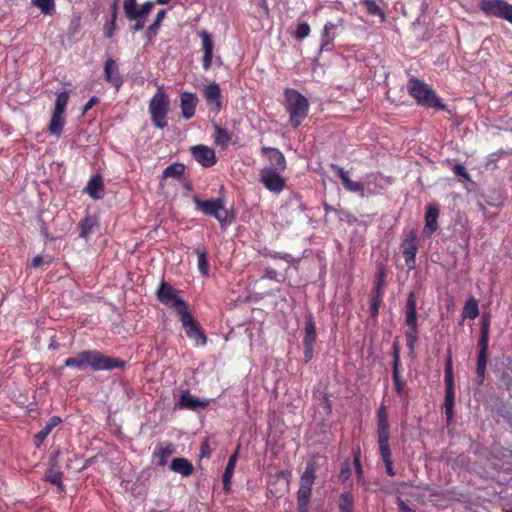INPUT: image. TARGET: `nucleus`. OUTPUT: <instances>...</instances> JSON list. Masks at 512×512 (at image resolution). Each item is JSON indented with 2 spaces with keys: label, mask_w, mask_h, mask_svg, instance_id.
<instances>
[{
  "label": "nucleus",
  "mask_w": 512,
  "mask_h": 512,
  "mask_svg": "<svg viewBox=\"0 0 512 512\" xmlns=\"http://www.w3.org/2000/svg\"><path fill=\"white\" fill-rule=\"evenodd\" d=\"M66 367H74L78 370H85L90 367L93 370H111L124 366V362L106 356L96 350L79 352L76 356L67 358L64 362Z\"/></svg>",
  "instance_id": "nucleus-1"
},
{
  "label": "nucleus",
  "mask_w": 512,
  "mask_h": 512,
  "mask_svg": "<svg viewBox=\"0 0 512 512\" xmlns=\"http://www.w3.org/2000/svg\"><path fill=\"white\" fill-rule=\"evenodd\" d=\"M284 97L289 121L294 128H297L308 115L309 102L299 91L291 88L284 90Z\"/></svg>",
  "instance_id": "nucleus-2"
},
{
  "label": "nucleus",
  "mask_w": 512,
  "mask_h": 512,
  "mask_svg": "<svg viewBox=\"0 0 512 512\" xmlns=\"http://www.w3.org/2000/svg\"><path fill=\"white\" fill-rule=\"evenodd\" d=\"M407 90L419 105L436 109L444 108V104L436 96L433 90L426 83L418 79H410L407 85Z\"/></svg>",
  "instance_id": "nucleus-3"
},
{
  "label": "nucleus",
  "mask_w": 512,
  "mask_h": 512,
  "mask_svg": "<svg viewBox=\"0 0 512 512\" xmlns=\"http://www.w3.org/2000/svg\"><path fill=\"white\" fill-rule=\"evenodd\" d=\"M170 101L167 94L160 87L149 102L151 121L156 128L164 129L167 126V115Z\"/></svg>",
  "instance_id": "nucleus-4"
},
{
  "label": "nucleus",
  "mask_w": 512,
  "mask_h": 512,
  "mask_svg": "<svg viewBox=\"0 0 512 512\" xmlns=\"http://www.w3.org/2000/svg\"><path fill=\"white\" fill-rule=\"evenodd\" d=\"M179 291L162 281L157 289L158 300L167 307L173 308L178 315L188 310L185 301L179 297Z\"/></svg>",
  "instance_id": "nucleus-5"
},
{
  "label": "nucleus",
  "mask_w": 512,
  "mask_h": 512,
  "mask_svg": "<svg viewBox=\"0 0 512 512\" xmlns=\"http://www.w3.org/2000/svg\"><path fill=\"white\" fill-rule=\"evenodd\" d=\"M196 208L202 211L204 214L215 217L218 222L224 226L229 220V212L224 206L223 198H217L214 200H199L194 199Z\"/></svg>",
  "instance_id": "nucleus-6"
},
{
  "label": "nucleus",
  "mask_w": 512,
  "mask_h": 512,
  "mask_svg": "<svg viewBox=\"0 0 512 512\" xmlns=\"http://www.w3.org/2000/svg\"><path fill=\"white\" fill-rule=\"evenodd\" d=\"M68 99L69 94L66 91L58 94L56 98L54 110L48 126V131L51 135L59 137L63 131L65 123L64 112L68 104Z\"/></svg>",
  "instance_id": "nucleus-7"
},
{
  "label": "nucleus",
  "mask_w": 512,
  "mask_h": 512,
  "mask_svg": "<svg viewBox=\"0 0 512 512\" xmlns=\"http://www.w3.org/2000/svg\"><path fill=\"white\" fill-rule=\"evenodd\" d=\"M479 8L488 17L504 19L512 24V5L505 0H480Z\"/></svg>",
  "instance_id": "nucleus-8"
},
{
  "label": "nucleus",
  "mask_w": 512,
  "mask_h": 512,
  "mask_svg": "<svg viewBox=\"0 0 512 512\" xmlns=\"http://www.w3.org/2000/svg\"><path fill=\"white\" fill-rule=\"evenodd\" d=\"M406 324L408 329L405 332L407 346L413 351L417 341V313H416V298L414 293H409L406 303Z\"/></svg>",
  "instance_id": "nucleus-9"
},
{
  "label": "nucleus",
  "mask_w": 512,
  "mask_h": 512,
  "mask_svg": "<svg viewBox=\"0 0 512 512\" xmlns=\"http://www.w3.org/2000/svg\"><path fill=\"white\" fill-rule=\"evenodd\" d=\"M179 317L186 335L195 342L196 346H204L207 338L188 310L179 315Z\"/></svg>",
  "instance_id": "nucleus-10"
},
{
  "label": "nucleus",
  "mask_w": 512,
  "mask_h": 512,
  "mask_svg": "<svg viewBox=\"0 0 512 512\" xmlns=\"http://www.w3.org/2000/svg\"><path fill=\"white\" fill-rule=\"evenodd\" d=\"M260 181L266 189L274 193H280L285 186V179L278 169L264 167L260 171Z\"/></svg>",
  "instance_id": "nucleus-11"
},
{
  "label": "nucleus",
  "mask_w": 512,
  "mask_h": 512,
  "mask_svg": "<svg viewBox=\"0 0 512 512\" xmlns=\"http://www.w3.org/2000/svg\"><path fill=\"white\" fill-rule=\"evenodd\" d=\"M417 243V235L414 231H411L406 235L401 244L405 264L409 270H413L416 266Z\"/></svg>",
  "instance_id": "nucleus-12"
},
{
  "label": "nucleus",
  "mask_w": 512,
  "mask_h": 512,
  "mask_svg": "<svg viewBox=\"0 0 512 512\" xmlns=\"http://www.w3.org/2000/svg\"><path fill=\"white\" fill-rule=\"evenodd\" d=\"M198 102L199 99L195 93L184 91L180 94V108L185 120L194 117Z\"/></svg>",
  "instance_id": "nucleus-13"
},
{
  "label": "nucleus",
  "mask_w": 512,
  "mask_h": 512,
  "mask_svg": "<svg viewBox=\"0 0 512 512\" xmlns=\"http://www.w3.org/2000/svg\"><path fill=\"white\" fill-rule=\"evenodd\" d=\"M193 157L203 167H211L216 163L215 152L212 148L205 145H196L191 147Z\"/></svg>",
  "instance_id": "nucleus-14"
},
{
  "label": "nucleus",
  "mask_w": 512,
  "mask_h": 512,
  "mask_svg": "<svg viewBox=\"0 0 512 512\" xmlns=\"http://www.w3.org/2000/svg\"><path fill=\"white\" fill-rule=\"evenodd\" d=\"M203 95L210 110L219 112L222 107L220 86L217 83L205 86Z\"/></svg>",
  "instance_id": "nucleus-15"
},
{
  "label": "nucleus",
  "mask_w": 512,
  "mask_h": 512,
  "mask_svg": "<svg viewBox=\"0 0 512 512\" xmlns=\"http://www.w3.org/2000/svg\"><path fill=\"white\" fill-rule=\"evenodd\" d=\"M104 74L107 82L111 83L116 89H119L123 83L117 64L112 58L105 61Z\"/></svg>",
  "instance_id": "nucleus-16"
},
{
  "label": "nucleus",
  "mask_w": 512,
  "mask_h": 512,
  "mask_svg": "<svg viewBox=\"0 0 512 512\" xmlns=\"http://www.w3.org/2000/svg\"><path fill=\"white\" fill-rule=\"evenodd\" d=\"M331 167L333 170H335L337 175L342 180V183L346 190H348L350 192H354V193L363 194V192H364V184L363 183L351 180L349 178L348 173L346 171H344V169L342 167H339L335 164H333Z\"/></svg>",
  "instance_id": "nucleus-17"
},
{
  "label": "nucleus",
  "mask_w": 512,
  "mask_h": 512,
  "mask_svg": "<svg viewBox=\"0 0 512 512\" xmlns=\"http://www.w3.org/2000/svg\"><path fill=\"white\" fill-rule=\"evenodd\" d=\"M175 448L170 442H163L156 446L153 458L158 466H165L168 458L174 453Z\"/></svg>",
  "instance_id": "nucleus-18"
},
{
  "label": "nucleus",
  "mask_w": 512,
  "mask_h": 512,
  "mask_svg": "<svg viewBox=\"0 0 512 512\" xmlns=\"http://www.w3.org/2000/svg\"><path fill=\"white\" fill-rule=\"evenodd\" d=\"M200 37L202 41V50H203V68L204 70H208L212 64L213 57V41L211 39L210 34L207 31H201Z\"/></svg>",
  "instance_id": "nucleus-19"
},
{
  "label": "nucleus",
  "mask_w": 512,
  "mask_h": 512,
  "mask_svg": "<svg viewBox=\"0 0 512 512\" xmlns=\"http://www.w3.org/2000/svg\"><path fill=\"white\" fill-rule=\"evenodd\" d=\"M262 152L268 157L270 167L283 171L286 168V160L282 152L277 148L263 147Z\"/></svg>",
  "instance_id": "nucleus-20"
},
{
  "label": "nucleus",
  "mask_w": 512,
  "mask_h": 512,
  "mask_svg": "<svg viewBox=\"0 0 512 512\" xmlns=\"http://www.w3.org/2000/svg\"><path fill=\"white\" fill-rule=\"evenodd\" d=\"M154 4L151 1L145 2L140 8H134L133 15L134 19H130L131 21H135L136 24L133 27L134 31H139L144 28L146 22V16L151 12Z\"/></svg>",
  "instance_id": "nucleus-21"
},
{
  "label": "nucleus",
  "mask_w": 512,
  "mask_h": 512,
  "mask_svg": "<svg viewBox=\"0 0 512 512\" xmlns=\"http://www.w3.org/2000/svg\"><path fill=\"white\" fill-rule=\"evenodd\" d=\"M343 19H338L337 23L327 22L324 25L322 34H321V48L323 49L325 46L332 44L334 39L336 38V29L337 27L343 26Z\"/></svg>",
  "instance_id": "nucleus-22"
},
{
  "label": "nucleus",
  "mask_w": 512,
  "mask_h": 512,
  "mask_svg": "<svg viewBox=\"0 0 512 512\" xmlns=\"http://www.w3.org/2000/svg\"><path fill=\"white\" fill-rule=\"evenodd\" d=\"M180 409L196 410L198 408H204L208 406V402L201 401L192 396L188 391H183L180 396L178 403Z\"/></svg>",
  "instance_id": "nucleus-23"
},
{
  "label": "nucleus",
  "mask_w": 512,
  "mask_h": 512,
  "mask_svg": "<svg viewBox=\"0 0 512 512\" xmlns=\"http://www.w3.org/2000/svg\"><path fill=\"white\" fill-rule=\"evenodd\" d=\"M439 216V209L437 206H429L425 214L424 233L428 236L432 235L437 229V219Z\"/></svg>",
  "instance_id": "nucleus-24"
},
{
  "label": "nucleus",
  "mask_w": 512,
  "mask_h": 512,
  "mask_svg": "<svg viewBox=\"0 0 512 512\" xmlns=\"http://www.w3.org/2000/svg\"><path fill=\"white\" fill-rule=\"evenodd\" d=\"M86 192L93 199H101L104 196V185L100 176L92 177L85 188Z\"/></svg>",
  "instance_id": "nucleus-25"
},
{
  "label": "nucleus",
  "mask_w": 512,
  "mask_h": 512,
  "mask_svg": "<svg viewBox=\"0 0 512 512\" xmlns=\"http://www.w3.org/2000/svg\"><path fill=\"white\" fill-rule=\"evenodd\" d=\"M171 470L184 477H187L193 472V465L185 458H174L170 466Z\"/></svg>",
  "instance_id": "nucleus-26"
},
{
  "label": "nucleus",
  "mask_w": 512,
  "mask_h": 512,
  "mask_svg": "<svg viewBox=\"0 0 512 512\" xmlns=\"http://www.w3.org/2000/svg\"><path fill=\"white\" fill-rule=\"evenodd\" d=\"M315 467L313 464H308L300 478V486L299 488L310 489L312 490V486L315 482Z\"/></svg>",
  "instance_id": "nucleus-27"
},
{
  "label": "nucleus",
  "mask_w": 512,
  "mask_h": 512,
  "mask_svg": "<svg viewBox=\"0 0 512 512\" xmlns=\"http://www.w3.org/2000/svg\"><path fill=\"white\" fill-rule=\"evenodd\" d=\"M305 336L303 340L304 346L314 345L316 340V326L311 316L307 317L304 328Z\"/></svg>",
  "instance_id": "nucleus-28"
},
{
  "label": "nucleus",
  "mask_w": 512,
  "mask_h": 512,
  "mask_svg": "<svg viewBox=\"0 0 512 512\" xmlns=\"http://www.w3.org/2000/svg\"><path fill=\"white\" fill-rule=\"evenodd\" d=\"M398 365H399V356L396 353L395 357H394V363H393V380H394L395 389H396L397 393L400 396H404V395H406L405 382L400 377Z\"/></svg>",
  "instance_id": "nucleus-29"
},
{
  "label": "nucleus",
  "mask_w": 512,
  "mask_h": 512,
  "mask_svg": "<svg viewBox=\"0 0 512 512\" xmlns=\"http://www.w3.org/2000/svg\"><path fill=\"white\" fill-rule=\"evenodd\" d=\"M312 490L299 488L297 491L298 512H308Z\"/></svg>",
  "instance_id": "nucleus-30"
},
{
  "label": "nucleus",
  "mask_w": 512,
  "mask_h": 512,
  "mask_svg": "<svg viewBox=\"0 0 512 512\" xmlns=\"http://www.w3.org/2000/svg\"><path fill=\"white\" fill-rule=\"evenodd\" d=\"M61 422V419L59 417H52L49 419V421L46 423L45 427L38 432V434L35 436L36 444L40 445L45 438L50 434L52 429L56 427Z\"/></svg>",
  "instance_id": "nucleus-31"
},
{
  "label": "nucleus",
  "mask_w": 512,
  "mask_h": 512,
  "mask_svg": "<svg viewBox=\"0 0 512 512\" xmlns=\"http://www.w3.org/2000/svg\"><path fill=\"white\" fill-rule=\"evenodd\" d=\"M236 461H237V451L233 455L230 456L227 466L225 468L224 475H223V484H224V488L226 490H229V488H230L231 478L234 473Z\"/></svg>",
  "instance_id": "nucleus-32"
},
{
  "label": "nucleus",
  "mask_w": 512,
  "mask_h": 512,
  "mask_svg": "<svg viewBox=\"0 0 512 512\" xmlns=\"http://www.w3.org/2000/svg\"><path fill=\"white\" fill-rule=\"evenodd\" d=\"M195 253L197 255V266L199 272L203 276H207L209 273V263L207 260V251L204 248H196Z\"/></svg>",
  "instance_id": "nucleus-33"
},
{
  "label": "nucleus",
  "mask_w": 512,
  "mask_h": 512,
  "mask_svg": "<svg viewBox=\"0 0 512 512\" xmlns=\"http://www.w3.org/2000/svg\"><path fill=\"white\" fill-rule=\"evenodd\" d=\"M214 129H215V134H214L215 143L223 148H226L231 141L230 133L218 125H215Z\"/></svg>",
  "instance_id": "nucleus-34"
},
{
  "label": "nucleus",
  "mask_w": 512,
  "mask_h": 512,
  "mask_svg": "<svg viewBox=\"0 0 512 512\" xmlns=\"http://www.w3.org/2000/svg\"><path fill=\"white\" fill-rule=\"evenodd\" d=\"M389 438L390 434H378L379 451L383 460L392 459Z\"/></svg>",
  "instance_id": "nucleus-35"
},
{
  "label": "nucleus",
  "mask_w": 512,
  "mask_h": 512,
  "mask_svg": "<svg viewBox=\"0 0 512 512\" xmlns=\"http://www.w3.org/2000/svg\"><path fill=\"white\" fill-rule=\"evenodd\" d=\"M463 317L474 320L479 315L478 302L474 298H470L467 300L464 308H463Z\"/></svg>",
  "instance_id": "nucleus-36"
},
{
  "label": "nucleus",
  "mask_w": 512,
  "mask_h": 512,
  "mask_svg": "<svg viewBox=\"0 0 512 512\" xmlns=\"http://www.w3.org/2000/svg\"><path fill=\"white\" fill-rule=\"evenodd\" d=\"M185 171V167L181 163H173L166 167L163 171V178H180Z\"/></svg>",
  "instance_id": "nucleus-37"
},
{
  "label": "nucleus",
  "mask_w": 512,
  "mask_h": 512,
  "mask_svg": "<svg viewBox=\"0 0 512 512\" xmlns=\"http://www.w3.org/2000/svg\"><path fill=\"white\" fill-rule=\"evenodd\" d=\"M96 224V220L93 217L87 216L84 218L80 222V237L86 238L89 234H91L94 231Z\"/></svg>",
  "instance_id": "nucleus-38"
},
{
  "label": "nucleus",
  "mask_w": 512,
  "mask_h": 512,
  "mask_svg": "<svg viewBox=\"0 0 512 512\" xmlns=\"http://www.w3.org/2000/svg\"><path fill=\"white\" fill-rule=\"evenodd\" d=\"M339 511L353 512V497L350 493H342L339 497Z\"/></svg>",
  "instance_id": "nucleus-39"
},
{
  "label": "nucleus",
  "mask_w": 512,
  "mask_h": 512,
  "mask_svg": "<svg viewBox=\"0 0 512 512\" xmlns=\"http://www.w3.org/2000/svg\"><path fill=\"white\" fill-rule=\"evenodd\" d=\"M32 3L45 15H52L55 11L54 0H32Z\"/></svg>",
  "instance_id": "nucleus-40"
},
{
  "label": "nucleus",
  "mask_w": 512,
  "mask_h": 512,
  "mask_svg": "<svg viewBox=\"0 0 512 512\" xmlns=\"http://www.w3.org/2000/svg\"><path fill=\"white\" fill-rule=\"evenodd\" d=\"M378 434H390L386 410L381 407L378 411Z\"/></svg>",
  "instance_id": "nucleus-41"
},
{
  "label": "nucleus",
  "mask_w": 512,
  "mask_h": 512,
  "mask_svg": "<svg viewBox=\"0 0 512 512\" xmlns=\"http://www.w3.org/2000/svg\"><path fill=\"white\" fill-rule=\"evenodd\" d=\"M453 406H454L453 387H447L446 388V395H445V413H446L448 421L452 418Z\"/></svg>",
  "instance_id": "nucleus-42"
},
{
  "label": "nucleus",
  "mask_w": 512,
  "mask_h": 512,
  "mask_svg": "<svg viewBox=\"0 0 512 512\" xmlns=\"http://www.w3.org/2000/svg\"><path fill=\"white\" fill-rule=\"evenodd\" d=\"M310 34V26L307 22H302L297 25V28L293 34L296 40L302 41Z\"/></svg>",
  "instance_id": "nucleus-43"
},
{
  "label": "nucleus",
  "mask_w": 512,
  "mask_h": 512,
  "mask_svg": "<svg viewBox=\"0 0 512 512\" xmlns=\"http://www.w3.org/2000/svg\"><path fill=\"white\" fill-rule=\"evenodd\" d=\"M363 4L365 5L369 14L381 17L384 16L383 10L374 0H364Z\"/></svg>",
  "instance_id": "nucleus-44"
},
{
  "label": "nucleus",
  "mask_w": 512,
  "mask_h": 512,
  "mask_svg": "<svg viewBox=\"0 0 512 512\" xmlns=\"http://www.w3.org/2000/svg\"><path fill=\"white\" fill-rule=\"evenodd\" d=\"M486 363H487V355H483V353H479L478 360H477L476 373L481 380L484 378V375H485Z\"/></svg>",
  "instance_id": "nucleus-45"
},
{
  "label": "nucleus",
  "mask_w": 512,
  "mask_h": 512,
  "mask_svg": "<svg viewBox=\"0 0 512 512\" xmlns=\"http://www.w3.org/2000/svg\"><path fill=\"white\" fill-rule=\"evenodd\" d=\"M137 7L136 0H124L123 9L128 19H134L133 10Z\"/></svg>",
  "instance_id": "nucleus-46"
},
{
  "label": "nucleus",
  "mask_w": 512,
  "mask_h": 512,
  "mask_svg": "<svg viewBox=\"0 0 512 512\" xmlns=\"http://www.w3.org/2000/svg\"><path fill=\"white\" fill-rule=\"evenodd\" d=\"M445 382L447 387H453L452 382V360L451 356L448 357L446 367H445Z\"/></svg>",
  "instance_id": "nucleus-47"
},
{
  "label": "nucleus",
  "mask_w": 512,
  "mask_h": 512,
  "mask_svg": "<svg viewBox=\"0 0 512 512\" xmlns=\"http://www.w3.org/2000/svg\"><path fill=\"white\" fill-rule=\"evenodd\" d=\"M47 480L54 485L62 487V474L60 472L51 470L47 475Z\"/></svg>",
  "instance_id": "nucleus-48"
},
{
  "label": "nucleus",
  "mask_w": 512,
  "mask_h": 512,
  "mask_svg": "<svg viewBox=\"0 0 512 512\" xmlns=\"http://www.w3.org/2000/svg\"><path fill=\"white\" fill-rule=\"evenodd\" d=\"M488 335L489 334H486V331H481V337L479 340V353H483V355H487Z\"/></svg>",
  "instance_id": "nucleus-49"
},
{
  "label": "nucleus",
  "mask_w": 512,
  "mask_h": 512,
  "mask_svg": "<svg viewBox=\"0 0 512 512\" xmlns=\"http://www.w3.org/2000/svg\"><path fill=\"white\" fill-rule=\"evenodd\" d=\"M383 279H384V273L380 272L379 273V277H378V281H377V284H376V287H375V296L376 297H380V298L383 297V292H384Z\"/></svg>",
  "instance_id": "nucleus-50"
},
{
  "label": "nucleus",
  "mask_w": 512,
  "mask_h": 512,
  "mask_svg": "<svg viewBox=\"0 0 512 512\" xmlns=\"http://www.w3.org/2000/svg\"><path fill=\"white\" fill-rule=\"evenodd\" d=\"M452 170L455 173V175L460 176L466 180H469V175L461 164L454 165Z\"/></svg>",
  "instance_id": "nucleus-51"
},
{
  "label": "nucleus",
  "mask_w": 512,
  "mask_h": 512,
  "mask_svg": "<svg viewBox=\"0 0 512 512\" xmlns=\"http://www.w3.org/2000/svg\"><path fill=\"white\" fill-rule=\"evenodd\" d=\"M350 473H351V472H350L349 463H348V462H346V463L342 466V468H341V470H340L339 478H340L342 481H345V480H347V479L349 478Z\"/></svg>",
  "instance_id": "nucleus-52"
},
{
  "label": "nucleus",
  "mask_w": 512,
  "mask_h": 512,
  "mask_svg": "<svg viewBox=\"0 0 512 512\" xmlns=\"http://www.w3.org/2000/svg\"><path fill=\"white\" fill-rule=\"evenodd\" d=\"M382 301V298L374 296L371 302V313L375 316L378 313L379 305Z\"/></svg>",
  "instance_id": "nucleus-53"
},
{
  "label": "nucleus",
  "mask_w": 512,
  "mask_h": 512,
  "mask_svg": "<svg viewBox=\"0 0 512 512\" xmlns=\"http://www.w3.org/2000/svg\"><path fill=\"white\" fill-rule=\"evenodd\" d=\"M96 103H98V98L97 97H91L88 102L85 104V106L83 107V114H85L88 110H90Z\"/></svg>",
  "instance_id": "nucleus-54"
},
{
  "label": "nucleus",
  "mask_w": 512,
  "mask_h": 512,
  "mask_svg": "<svg viewBox=\"0 0 512 512\" xmlns=\"http://www.w3.org/2000/svg\"><path fill=\"white\" fill-rule=\"evenodd\" d=\"M278 273L272 268H267L264 272V277L270 280H277Z\"/></svg>",
  "instance_id": "nucleus-55"
},
{
  "label": "nucleus",
  "mask_w": 512,
  "mask_h": 512,
  "mask_svg": "<svg viewBox=\"0 0 512 512\" xmlns=\"http://www.w3.org/2000/svg\"><path fill=\"white\" fill-rule=\"evenodd\" d=\"M383 461L385 463L387 474L390 475V476H394L395 472H394V469H393V460L392 459H388V460H383Z\"/></svg>",
  "instance_id": "nucleus-56"
},
{
  "label": "nucleus",
  "mask_w": 512,
  "mask_h": 512,
  "mask_svg": "<svg viewBox=\"0 0 512 512\" xmlns=\"http://www.w3.org/2000/svg\"><path fill=\"white\" fill-rule=\"evenodd\" d=\"M43 262H44L43 257H42L41 255H38V256H36V257H34V258H33V260H32V266H33L34 268H38V267H40V266L43 264Z\"/></svg>",
  "instance_id": "nucleus-57"
},
{
  "label": "nucleus",
  "mask_w": 512,
  "mask_h": 512,
  "mask_svg": "<svg viewBox=\"0 0 512 512\" xmlns=\"http://www.w3.org/2000/svg\"><path fill=\"white\" fill-rule=\"evenodd\" d=\"M313 355V345L311 346H305V361L308 362L311 360Z\"/></svg>",
  "instance_id": "nucleus-58"
},
{
  "label": "nucleus",
  "mask_w": 512,
  "mask_h": 512,
  "mask_svg": "<svg viewBox=\"0 0 512 512\" xmlns=\"http://www.w3.org/2000/svg\"><path fill=\"white\" fill-rule=\"evenodd\" d=\"M165 15H166V11L165 10H160L158 13H157V16H156V21H157V24H161V22L163 21V19L165 18Z\"/></svg>",
  "instance_id": "nucleus-59"
},
{
  "label": "nucleus",
  "mask_w": 512,
  "mask_h": 512,
  "mask_svg": "<svg viewBox=\"0 0 512 512\" xmlns=\"http://www.w3.org/2000/svg\"><path fill=\"white\" fill-rule=\"evenodd\" d=\"M354 461H355V465H356V472H357L358 476L360 477L362 474V468H361L359 457L355 456Z\"/></svg>",
  "instance_id": "nucleus-60"
},
{
  "label": "nucleus",
  "mask_w": 512,
  "mask_h": 512,
  "mask_svg": "<svg viewBox=\"0 0 512 512\" xmlns=\"http://www.w3.org/2000/svg\"><path fill=\"white\" fill-rule=\"evenodd\" d=\"M481 331H486V334H489V321L483 317V323L481 327Z\"/></svg>",
  "instance_id": "nucleus-61"
},
{
  "label": "nucleus",
  "mask_w": 512,
  "mask_h": 512,
  "mask_svg": "<svg viewBox=\"0 0 512 512\" xmlns=\"http://www.w3.org/2000/svg\"><path fill=\"white\" fill-rule=\"evenodd\" d=\"M114 21L112 22L111 26L106 30V36L107 37H112L113 36V33H114Z\"/></svg>",
  "instance_id": "nucleus-62"
},
{
  "label": "nucleus",
  "mask_w": 512,
  "mask_h": 512,
  "mask_svg": "<svg viewBox=\"0 0 512 512\" xmlns=\"http://www.w3.org/2000/svg\"><path fill=\"white\" fill-rule=\"evenodd\" d=\"M160 26V24H157V21L155 20L154 23L149 27V30L156 29Z\"/></svg>",
  "instance_id": "nucleus-63"
},
{
  "label": "nucleus",
  "mask_w": 512,
  "mask_h": 512,
  "mask_svg": "<svg viewBox=\"0 0 512 512\" xmlns=\"http://www.w3.org/2000/svg\"><path fill=\"white\" fill-rule=\"evenodd\" d=\"M170 0H157V3L160 4V5H165L167 3H169Z\"/></svg>",
  "instance_id": "nucleus-64"
}]
</instances>
